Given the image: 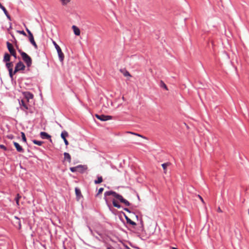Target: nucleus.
I'll use <instances>...</instances> for the list:
<instances>
[{
	"mask_svg": "<svg viewBox=\"0 0 249 249\" xmlns=\"http://www.w3.org/2000/svg\"><path fill=\"white\" fill-rule=\"evenodd\" d=\"M105 197L104 199H105L107 203V200L106 198L107 196H113L114 197L117 198V199L119 200L120 201L121 203H123L124 204L125 206H129L130 205V203L128 201H127L126 199L124 198V197L120 195L117 194L116 192L113 191H106L105 194Z\"/></svg>",
	"mask_w": 249,
	"mask_h": 249,
	"instance_id": "nucleus-1",
	"label": "nucleus"
},
{
	"mask_svg": "<svg viewBox=\"0 0 249 249\" xmlns=\"http://www.w3.org/2000/svg\"><path fill=\"white\" fill-rule=\"evenodd\" d=\"M18 51L20 53L22 60L26 64L27 66L28 67H31L32 64V60L31 57L26 53L21 51L20 50H18Z\"/></svg>",
	"mask_w": 249,
	"mask_h": 249,
	"instance_id": "nucleus-2",
	"label": "nucleus"
},
{
	"mask_svg": "<svg viewBox=\"0 0 249 249\" xmlns=\"http://www.w3.org/2000/svg\"><path fill=\"white\" fill-rule=\"evenodd\" d=\"M53 43L54 45V46L57 51L59 60L61 62H63L64 60V55L60 47L54 41H53Z\"/></svg>",
	"mask_w": 249,
	"mask_h": 249,
	"instance_id": "nucleus-3",
	"label": "nucleus"
},
{
	"mask_svg": "<svg viewBox=\"0 0 249 249\" xmlns=\"http://www.w3.org/2000/svg\"><path fill=\"white\" fill-rule=\"evenodd\" d=\"M25 69V66L24 65L22 62L20 61L16 64L13 73L15 74L19 71L24 70Z\"/></svg>",
	"mask_w": 249,
	"mask_h": 249,
	"instance_id": "nucleus-4",
	"label": "nucleus"
},
{
	"mask_svg": "<svg viewBox=\"0 0 249 249\" xmlns=\"http://www.w3.org/2000/svg\"><path fill=\"white\" fill-rule=\"evenodd\" d=\"M6 63V67L8 69L9 71V74L10 77L12 78L13 75L14 73H13L14 71H13V68L14 66L13 63L12 62H7Z\"/></svg>",
	"mask_w": 249,
	"mask_h": 249,
	"instance_id": "nucleus-5",
	"label": "nucleus"
},
{
	"mask_svg": "<svg viewBox=\"0 0 249 249\" xmlns=\"http://www.w3.org/2000/svg\"><path fill=\"white\" fill-rule=\"evenodd\" d=\"M70 169L72 172H75L77 171H79L81 172H83L84 170L86 169V168L85 167V166L79 165L75 167H70Z\"/></svg>",
	"mask_w": 249,
	"mask_h": 249,
	"instance_id": "nucleus-6",
	"label": "nucleus"
},
{
	"mask_svg": "<svg viewBox=\"0 0 249 249\" xmlns=\"http://www.w3.org/2000/svg\"><path fill=\"white\" fill-rule=\"evenodd\" d=\"M95 117L98 118L99 120L102 121H106L112 119V116L109 115H98L96 114Z\"/></svg>",
	"mask_w": 249,
	"mask_h": 249,
	"instance_id": "nucleus-7",
	"label": "nucleus"
},
{
	"mask_svg": "<svg viewBox=\"0 0 249 249\" xmlns=\"http://www.w3.org/2000/svg\"><path fill=\"white\" fill-rule=\"evenodd\" d=\"M40 136L43 139H47L49 140L50 142H52L51 135L45 132H41L40 133Z\"/></svg>",
	"mask_w": 249,
	"mask_h": 249,
	"instance_id": "nucleus-8",
	"label": "nucleus"
},
{
	"mask_svg": "<svg viewBox=\"0 0 249 249\" xmlns=\"http://www.w3.org/2000/svg\"><path fill=\"white\" fill-rule=\"evenodd\" d=\"M69 135L68 133L66 131H63L61 134V137L63 139L64 142L66 145H68L69 144V142L66 139V137Z\"/></svg>",
	"mask_w": 249,
	"mask_h": 249,
	"instance_id": "nucleus-9",
	"label": "nucleus"
},
{
	"mask_svg": "<svg viewBox=\"0 0 249 249\" xmlns=\"http://www.w3.org/2000/svg\"><path fill=\"white\" fill-rule=\"evenodd\" d=\"M19 105L20 106L21 109L23 111H26L27 110L29 109L28 105L25 103L24 100H21V101L19 102Z\"/></svg>",
	"mask_w": 249,
	"mask_h": 249,
	"instance_id": "nucleus-10",
	"label": "nucleus"
},
{
	"mask_svg": "<svg viewBox=\"0 0 249 249\" xmlns=\"http://www.w3.org/2000/svg\"><path fill=\"white\" fill-rule=\"evenodd\" d=\"M14 145L15 146L18 152L23 153L24 150L22 148V146L19 145V144L17 142H14Z\"/></svg>",
	"mask_w": 249,
	"mask_h": 249,
	"instance_id": "nucleus-11",
	"label": "nucleus"
},
{
	"mask_svg": "<svg viewBox=\"0 0 249 249\" xmlns=\"http://www.w3.org/2000/svg\"><path fill=\"white\" fill-rule=\"evenodd\" d=\"M29 40L30 43L34 46L35 48L37 49V45L36 44V43L34 40L33 35H30V36H29Z\"/></svg>",
	"mask_w": 249,
	"mask_h": 249,
	"instance_id": "nucleus-12",
	"label": "nucleus"
},
{
	"mask_svg": "<svg viewBox=\"0 0 249 249\" xmlns=\"http://www.w3.org/2000/svg\"><path fill=\"white\" fill-rule=\"evenodd\" d=\"M1 9L3 11V12L4 13V14L5 15V16L7 17V18H8V19L9 20L11 21V18L10 15H9V14L7 10H6V9L3 6H2V5H1Z\"/></svg>",
	"mask_w": 249,
	"mask_h": 249,
	"instance_id": "nucleus-13",
	"label": "nucleus"
},
{
	"mask_svg": "<svg viewBox=\"0 0 249 249\" xmlns=\"http://www.w3.org/2000/svg\"><path fill=\"white\" fill-rule=\"evenodd\" d=\"M6 44L8 51H9L10 53L15 51V50L14 49L13 45L11 43L7 41L6 42Z\"/></svg>",
	"mask_w": 249,
	"mask_h": 249,
	"instance_id": "nucleus-14",
	"label": "nucleus"
},
{
	"mask_svg": "<svg viewBox=\"0 0 249 249\" xmlns=\"http://www.w3.org/2000/svg\"><path fill=\"white\" fill-rule=\"evenodd\" d=\"M124 217H125L127 223H128L132 226L136 225V223L135 222L132 221L129 218H128V217L124 213Z\"/></svg>",
	"mask_w": 249,
	"mask_h": 249,
	"instance_id": "nucleus-15",
	"label": "nucleus"
},
{
	"mask_svg": "<svg viewBox=\"0 0 249 249\" xmlns=\"http://www.w3.org/2000/svg\"><path fill=\"white\" fill-rule=\"evenodd\" d=\"M72 28L73 30L74 33L76 36H79L80 34V31L79 29L75 25L72 26Z\"/></svg>",
	"mask_w": 249,
	"mask_h": 249,
	"instance_id": "nucleus-16",
	"label": "nucleus"
},
{
	"mask_svg": "<svg viewBox=\"0 0 249 249\" xmlns=\"http://www.w3.org/2000/svg\"><path fill=\"white\" fill-rule=\"evenodd\" d=\"M75 194L76 195V197H77V199L79 200L80 199V198L82 196L81 193V191L79 189L76 187L75 188Z\"/></svg>",
	"mask_w": 249,
	"mask_h": 249,
	"instance_id": "nucleus-17",
	"label": "nucleus"
},
{
	"mask_svg": "<svg viewBox=\"0 0 249 249\" xmlns=\"http://www.w3.org/2000/svg\"><path fill=\"white\" fill-rule=\"evenodd\" d=\"M64 159L65 160H67L69 162H71V157L69 153L65 152L64 153Z\"/></svg>",
	"mask_w": 249,
	"mask_h": 249,
	"instance_id": "nucleus-18",
	"label": "nucleus"
},
{
	"mask_svg": "<svg viewBox=\"0 0 249 249\" xmlns=\"http://www.w3.org/2000/svg\"><path fill=\"white\" fill-rule=\"evenodd\" d=\"M10 60V55L8 53H5L3 58V61L5 62H9Z\"/></svg>",
	"mask_w": 249,
	"mask_h": 249,
	"instance_id": "nucleus-19",
	"label": "nucleus"
},
{
	"mask_svg": "<svg viewBox=\"0 0 249 249\" xmlns=\"http://www.w3.org/2000/svg\"><path fill=\"white\" fill-rule=\"evenodd\" d=\"M170 165V163L169 162H166V163H164L163 164H162L161 166L164 170V173H166L167 172V167Z\"/></svg>",
	"mask_w": 249,
	"mask_h": 249,
	"instance_id": "nucleus-20",
	"label": "nucleus"
},
{
	"mask_svg": "<svg viewBox=\"0 0 249 249\" xmlns=\"http://www.w3.org/2000/svg\"><path fill=\"white\" fill-rule=\"evenodd\" d=\"M103 181V178L101 176H98L97 179L94 180L95 184H99Z\"/></svg>",
	"mask_w": 249,
	"mask_h": 249,
	"instance_id": "nucleus-21",
	"label": "nucleus"
},
{
	"mask_svg": "<svg viewBox=\"0 0 249 249\" xmlns=\"http://www.w3.org/2000/svg\"><path fill=\"white\" fill-rule=\"evenodd\" d=\"M32 142H33L34 144H36V145H39V146L42 145V144L43 143V142L39 141H37V140H33L32 141Z\"/></svg>",
	"mask_w": 249,
	"mask_h": 249,
	"instance_id": "nucleus-22",
	"label": "nucleus"
},
{
	"mask_svg": "<svg viewBox=\"0 0 249 249\" xmlns=\"http://www.w3.org/2000/svg\"><path fill=\"white\" fill-rule=\"evenodd\" d=\"M112 203L113 206L117 208H120L121 207V205L118 203H117L115 200H113Z\"/></svg>",
	"mask_w": 249,
	"mask_h": 249,
	"instance_id": "nucleus-23",
	"label": "nucleus"
},
{
	"mask_svg": "<svg viewBox=\"0 0 249 249\" xmlns=\"http://www.w3.org/2000/svg\"><path fill=\"white\" fill-rule=\"evenodd\" d=\"M160 87L165 89L166 90H168L167 87L162 81H160Z\"/></svg>",
	"mask_w": 249,
	"mask_h": 249,
	"instance_id": "nucleus-24",
	"label": "nucleus"
},
{
	"mask_svg": "<svg viewBox=\"0 0 249 249\" xmlns=\"http://www.w3.org/2000/svg\"><path fill=\"white\" fill-rule=\"evenodd\" d=\"M21 198V196L18 194L17 195V196L15 197V201L18 206L19 205V200Z\"/></svg>",
	"mask_w": 249,
	"mask_h": 249,
	"instance_id": "nucleus-25",
	"label": "nucleus"
},
{
	"mask_svg": "<svg viewBox=\"0 0 249 249\" xmlns=\"http://www.w3.org/2000/svg\"><path fill=\"white\" fill-rule=\"evenodd\" d=\"M60 1L62 5H65L70 2L71 0H60Z\"/></svg>",
	"mask_w": 249,
	"mask_h": 249,
	"instance_id": "nucleus-26",
	"label": "nucleus"
},
{
	"mask_svg": "<svg viewBox=\"0 0 249 249\" xmlns=\"http://www.w3.org/2000/svg\"><path fill=\"white\" fill-rule=\"evenodd\" d=\"M127 133H130L131 134H133V135H136V136H138L139 137H142V138H145L144 137H143V136L139 134H138V133H134V132H127Z\"/></svg>",
	"mask_w": 249,
	"mask_h": 249,
	"instance_id": "nucleus-27",
	"label": "nucleus"
},
{
	"mask_svg": "<svg viewBox=\"0 0 249 249\" xmlns=\"http://www.w3.org/2000/svg\"><path fill=\"white\" fill-rule=\"evenodd\" d=\"M21 137L23 141L24 142H26V138L25 137V135L23 132H21Z\"/></svg>",
	"mask_w": 249,
	"mask_h": 249,
	"instance_id": "nucleus-28",
	"label": "nucleus"
},
{
	"mask_svg": "<svg viewBox=\"0 0 249 249\" xmlns=\"http://www.w3.org/2000/svg\"><path fill=\"white\" fill-rule=\"evenodd\" d=\"M16 218L18 220L17 223L18 224V228L19 229L21 228V227L20 221L18 217H16Z\"/></svg>",
	"mask_w": 249,
	"mask_h": 249,
	"instance_id": "nucleus-29",
	"label": "nucleus"
},
{
	"mask_svg": "<svg viewBox=\"0 0 249 249\" xmlns=\"http://www.w3.org/2000/svg\"><path fill=\"white\" fill-rule=\"evenodd\" d=\"M18 32L20 34H21L24 36H26V34L25 33V32L23 30L22 31H18Z\"/></svg>",
	"mask_w": 249,
	"mask_h": 249,
	"instance_id": "nucleus-30",
	"label": "nucleus"
},
{
	"mask_svg": "<svg viewBox=\"0 0 249 249\" xmlns=\"http://www.w3.org/2000/svg\"><path fill=\"white\" fill-rule=\"evenodd\" d=\"M27 97L29 98H31V99H32L34 97L33 96V94L31 93L30 92H28L27 93Z\"/></svg>",
	"mask_w": 249,
	"mask_h": 249,
	"instance_id": "nucleus-31",
	"label": "nucleus"
},
{
	"mask_svg": "<svg viewBox=\"0 0 249 249\" xmlns=\"http://www.w3.org/2000/svg\"><path fill=\"white\" fill-rule=\"evenodd\" d=\"M104 190V188H100L99 190H98V192L97 194V195H99L100 194L102 193V192Z\"/></svg>",
	"mask_w": 249,
	"mask_h": 249,
	"instance_id": "nucleus-32",
	"label": "nucleus"
},
{
	"mask_svg": "<svg viewBox=\"0 0 249 249\" xmlns=\"http://www.w3.org/2000/svg\"><path fill=\"white\" fill-rule=\"evenodd\" d=\"M10 54H11V55H13L15 57V58H17V54H16V51L15 52H12Z\"/></svg>",
	"mask_w": 249,
	"mask_h": 249,
	"instance_id": "nucleus-33",
	"label": "nucleus"
},
{
	"mask_svg": "<svg viewBox=\"0 0 249 249\" xmlns=\"http://www.w3.org/2000/svg\"><path fill=\"white\" fill-rule=\"evenodd\" d=\"M124 75L125 76H131L129 72L128 71H125V72L124 73Z\"/></svg>",
	"mask_w": 249,
	"mask_h": 249,
	"instance_id": "nucleus-34",
	"label": "nucleus"
},
{
	"mask_svg": "<svg viewBox=\"0 0 249 249\" xmlns=\"http://www.w3.org/2000/svg\"><path fill=\"white\" fill-rule=\"evenodd\" d=\"M26 30L27 31V32L28 33L29 36H30V35H33L32 33H31V32L27 27L26 28Z\"/></svg>",
	"mask_w": 249,
	"mask_h": 249,
	"instance_id": "nucleus-35",
	"label": "nucleus"
},
{
	"mask_svg": "<svg viewBox=\"0 0 249 249\" xmlns=\"http://www.w3.org/2000/svg\"><path fill=\"white\" fill-rule=\"evenodd\" d=\"M26 30L27 31V32L28 33L29 36H30V35H33L32 33H31V32L27 27L26 28Z\"/></svg>",
	"mask_w": 249,
	"mask_h": 249,
	"instance_id": "nucleus-36",
	"label": "nucleus"
},
{
	"mask_svg": "<svg viewBox=\"0 0 249 249\" xmlns=\"http://www.w3.org/2000/svg\"><path fill=\"white\" fill-rule=\"evenodd\" d=\"M124 210L127 212L130 213V210L127 208H124Z\"/></svg>",
	"mask_w": 249,
	"mask_h": 249,
	"instance_id": "nucleus-37",
	"label": "nucleus"
},
{
	"mask_svg": "<svg viewBox=\"0 0 249 249\" xmlns=\"http://www.w3.org/2000/svg\"><path fill=\"white\" fill-rule=\"evenodd\" d=\"M198 197L200 199L201 201L204 203V200H203V199L202 198V197L201 196H200L199 195H198Z\"/></svg>",
	"mask_w": 249,
	"mask_h": 249,
	"instance_id": "nucleus-38",
	"label": "nucleus"
},
{
	"mask_svg": "<svg viewBox=\"0 0 249 249\" xmlns=\"http://www.w3.org/2000/svg\"><path fill=\"white\" fill-rule=\"evenodd\" d=\"M1 149H6V147L3 145L1 144Z\"/></svg>",
	"mask_w": 249,
	"mask_h": 249,
	"instance_id": "nucleus-39",
	"label": "nucleus"
},
{
	"mask_svg": "<svg viewBox=\"0 0 249 249\" xmlns=\"http://www.w3.org/2000/svg\"><path fill=\"white\" fill-rule=\"evenodd\" d=\"M217 212H219V213H221L222 212V210H221V209L220 208V207H218V209H217Z\"/></svg>",
	"mask_w": 249,
	"mask_h": 249,
	"instance_id": "nucleus-40",
	"label": "nucleus"
},
{
	"mask_svg": "<svg viewBox=\"0 0 249 249\" xmlns=\"http://www.w3.org/2000/svg\"><path fill=\"white\" fill-rule=\"evenodd\" d=\"M171 249H178V248H176L175 247H172Z\"/></svg>",
	"mask_w": 249,
	"mask_h": 249,
	"instance_id": "nucleus-41",
	"label": "nucleus"
},
{
	"mask_svg": "<svg viewBox=\"0 0 249 249\" xmlns=\"http://www.w3.org/2000/svg\"><path fill=\"white\" fill-rule=\"evenodd\" d=\"M107 249H111V248H109V247H108V248H107Z\"/></svg>",
	"mask_w": 249,
	"mask_h": 249,
	"instance_id": "nucleus-42",
	"label": "nucleus"
}]
</instances>
